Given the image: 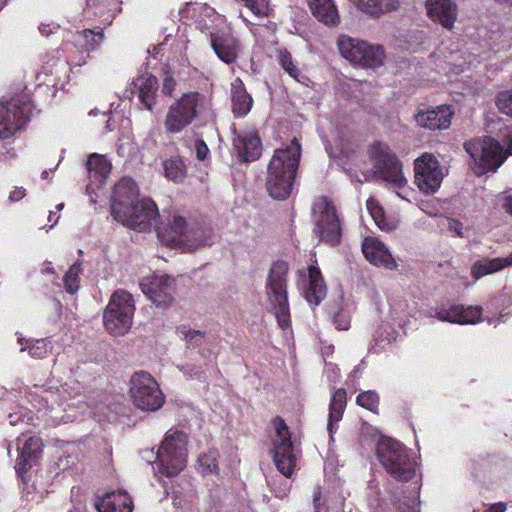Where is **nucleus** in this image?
Wrapping results in <instances>:
<instances>
[{"label": "nucleus", "mask_w": 512, "mask_h": 512, "mask_svg": "<svg viewBox=\"0 0 512 512\" xmlns=\"http://www.w3.org/2000/svg\"><path fill=\"white\" fill-rule=\"evenodd\" d=\"M78 456L76 454H68L59 456L56 461L50 465V472L54 473L53 477L69 478L73 477L72 471L78 469Z\"/></svg>", "instance_id": "obj_35"}, {"label": "nucleus", "mask_w": 512, "mask_h": 512, "mask_svg": "<svg viewBox=\"0 0 512 512\" xmlns=\"http://www.w3.org/2000/svg\"><path fill=\"white\" fill-rule=\"evenodd\" d=\"M460 311H462V305L446 303L435 309V317L440 321L460 324Z\"/></svg>", "instance_id": "obj_40"}, {"label": "nucleus", "mask_w": 512, "mask_h": 512, "mask_svg": "<svg viewBox=\"0 0 512 512\" xmlns=\"http://www.w3.org/2000/svg\"><path fill=\"white\" fill-rule=\"evenodd\" d=\"M376 456L382 467L395 480L421 478L419 467L409 450L399 441L382 437L376 447Z\"/></svg>", "instance_id": "obj_4"}, {"label": "nucleus", "mask_w": 512, "mask_h": 512, "mask_svg": "<svg viewBox=\"0 0 512 512\" xmlns=\"http://www.w3.org/2000/svg\"><path fill=\"white\" fill-rule=\"evenodd\" d=\"M123 213L127 220L115 219L117 222L139 232L154 229L161 242L184 252H193L213 243L214 236L210 228L198 222L188 223L182 216L169 215L167 224L160 225L158 208L150 198L138 199L127 205Z\"/></svg>", "instance_id": "obj_1"}, {"label": "nucleus", "mask_w": 512, "mask_h": 512, "mask_svg": "<svg viewBox=\"0 0 512 512\" xmlns=\"http://www.w3.org/2000/svg\"><path fill=\"white\" fill-rule=\"evenodd\" d=\"M356 402L359 406L370 410L373 413L378 412L379 396L374 390H368L360 393Z\"/></svg>", "instance_id": "obj_44"}, {"label": "nucleus", "mask_w": 512, "mask_h": 512, "mask_svg": "<svg viewBox=\"0 0 512 512\" xmlns=\"http://www.w3.org/2000/svg\"><path fill=\"white\" fill-rule=\"evenodd\" d=\"M177 368L183 373L187 379H196L199 381H206L207 379V368H204L201 364L193 362H187L182 365H178Z\"/></svg>", "instance_id": "obj_42"}, {"label": "nucleus", "mask_w": 512, "mask_h": 512, "mask_svg": "<svg viewBox=\"0 0 512 512\" xmlns=\"http://www.w3.org/2000/svg\"><path fill=\"white\" fill-rule=\"evenodd\" d=\"M315 210H319L320 217L314 233L321 241L331 246L337 245L341 237V225L335 206L327 198H322L315 204Z\"/></svg>", "instance_id": "obj_14"}, {"label": "nucleus", "mask_w": 512, "mask_h": 512, "mask_svg": "<svg viewBox=\"0 0 512 512\" xmlns=\"http://www.w3.org/2000/svg\"><path fill=\"white\" fill-rule=\"evenodd\" d=\"M129 392L133 404L142 411H157L165 401L159 384L145 371H139L132 375Z\"/></svg>", "instance_id": "obj_7"}, {"label": "nucleus", "mask_w": 512, "mask_h": 512, "mask_svg": "<svg viewBox=\"0 0 512 512\" xmlns=\"http://www.w3.org/2000/svg\"><path fill=\"white\" fill-rule=\"evenodd\" d=\"M506 510V504L503 502L496 503L492 505L487 511L485 512H505Z\"/></svg>", "instance_id": "obj_59"}, {"label": "nucleus", "mask_w": 512, "mask_h": 512, "mask_svg": "<svg viewBox=\"0 0 512 512\" xmlns=\"http://www.w3.org/2000/svg\"><path fill=\"white\" fill-rule=\"evenodd\" d=\"M425 7L427 15L433 21L448 30L453 28L458 15L457 5L453 0H426Z\"/></svg>", "instance_id": "obj_19"}, {"label": "nucleus", "mask_w": 512, "mask_h": 512, "mask_svg": "<svg viewBox=\"0 0 512 512\" xmlns=\"http://www.w3.org/2000/svg\"><path fill=\"white\" fill-rule=\"evenodd\" d=\"M51 263H48V265L44 268L41 269V272L42 273H49V274H54V268L50 266Z\"/></svg>", "instance_id": "obj_62"}, {"label": "nucleus", "mask_w": 512, "mask_h": 512, "mask_svg": "<svg viewBox=\"0 0 512 512\" xmlns=\"http://www.w3.org/2000/svg\"><path fill=\"white\" fill-rule=\"evenodd\" d=\"M188 435L180 430L166 432L155 460L151 462L155 475L159 478H174L186 467L188 457Z\"/></svg>", "instance_id": "obj_3"}, {"label": "nucleus", "mask_w": 512, "mask_h": 512, "mask_svg": "<svg viewBox=\"0 0 512 512\" xmlns=\"http://www.w3.org/2000/svg\"><path fill=\"white\" fill-rule=\"evenodd\" d=\"M218 452L210 450L208 453L201 454L196 461L195 468L201 476L206 477L216 475L218 471Z\"/></svg>", "instance_id": "obj_38"}, {"label": "nucleus", "mask_w": 512, "mask_h": 512, "mask_svg": "<svg viewBox=\"0 0 512 512\" xmlns=\"http://www.w3.org/2000/svg\"><path fill=\"white\" fill-rule=\"evenodd\" d=\"M312 15L321 23L329 27H336L340 23V15L334 0H308Z\"/></svg>", "instance_id": "obj_26"}, {"label": "nucleus", "mask_w": 512, "mask_h": 512, "mask_svg": "<svg viewBox=\"0 0 512 512\" xmlns=\"http://www.w3.org/2000/svg\"><path fill=\"white\" fill-rule=\"evenodd\" d=\"M273 425L276 435L273 439L274 448L271 450L272 458L279 472L290 478L296 467V457L288 426L280 417L273 419Z\"/></svg>", "instance_id": "obj_12"}, {"label": "nucleus", "mask_w": 512, "mask_h": 512, "mask_svg": "<svg viewBox=\"0 0 512 512\" xmlns=\"http://www.w3.org/2000/svg\"><path fill=\"white\" fill-rule=\"evenodd\" d=\"M83 38L85 39V49L87 51L94 50L103 39V33L95 34L92 30L86 29L83 31Z\"/></svg>", "instance_id": "obj_49"}, {"label": "nucleus", "mask_w": 512, "mask_h": 512, "mask_svg": "<svg viewBox=\"0 0 512 512\" xmlns=\"http://www.w3.org/2000/svg\"><path fill=\"white\" fill-rule=\"evenodd\" d=\"M253 105V99L244 88L240 79L232 84V110L235 117H244L249 113Z\"/></svg>", "instance_id": "obj_32"}, {"label": "nucleus", "mask_w": 512, "mask_h": 512, "mask_svg": "<svg viewBox=\"0 0 512 512\" xmlns=\"http://www.w3.org/2000/svg\"><path fill=\"white\" fill-rule=\"evenodd\" d=\"M365 42L349 36H340L337 41V46L340 54L353 64H357L363 57L360 55L362 49L365 48Z\"/></svg>", "instance_id": "obj_34"}, {"label": "nucleus", "mask_w": 512, "mask_h": 512, "mask_svg": "<svg viewBox=\"0 0 512 512\" xmlns=\"http://www.w3.org/2000/svg\"><path fill=\"white\" fill-rule=\"evenodd\" d=\"M361 52L360 55H363V57L356 65L367 68H377L383 65L385 54L381 46L365 42V48Z\"/></svg>", "instance_id": "obj_36"}, {"label": "nucleus", "mask_w": 512, "mask_h": 512, "mask_svg": "<svg viewBox=\"0 0 512 512\" xmlns=\"http://www.w3.org/2000/svg\"><path fill=\"white\" fill-rule=\"evenodd\" d=\"M17 450L19 454L15 463V471L18 477L24 480V474L36 465L40 458L43 442L38 436L26 437L23 435L17 438Z\"/></svg>", "instance_id": "obj_16"}, {"label": "nucleus", "mask_w": 512, "mask_h": 512, "mask_svg": "<svg viewBox=\"0 0 512 512\" xmlns=\"http://www.w3.org/2000/svg\"><path fill=\"white\" fill-rule=\"evenodd\" d=\"M454 112L449 105H440L433 109L419 111L415 115L417 124L429 130H445L451 125Z\"/></svg>", "instance_id": "obj_18"}, {"label": "nucleus", "mask_w": 512, "mask_h": 512, "mask_svg": "<svg viewBox=\"0 0 512 512\" xmlns=\"http://www.w3.org/2000/svg\"><path fill=\"white\" fill-rule=\"evenodd\" d=\"M211 47L220 60L232 64L237 59L238 43L227 34H211Z\"/></svg>", "instance_id": "obj_27"}, {"label": "nucleus", "mask_w": 512, "mask_h": 512, "mask_svg": "<svg viewBox=\"0 0 512 512\" xmlns=\"http://www.w3.org/2000/svg\"><path fill=\"white\" fill-rule=\"evenodd\" d=\"M203 99L200 93L189 92L173 103L164 121L165 131L172 134L183 131L197 117Z\"/></svg>", "instance_id": "obj_10"}, {"label": "nucleus", "mask_w": 512, "mask_h": 512, "mask_svg": "<svg viewBox=\"0 0 512 512\" xmlns=\"http://www.w3.org/2000/svg\"><path fill=\"white\" fill-rule=\"evenodd\" d=\"M367 208L370 211L371 216L375 220L378 227L382 230H389L390 228L384 221L383 210L382 208L373 200L369 199L367 201Z\"/></svg>", "instance_id": "obj_48"}, {"label": "nucleus", "mask_w": 512, "mask_h": 512, "mask_svg": "<svg viewBox=\"0 0 512 512\" xmlns=\"http://www.w3.org/2000/svg\"><path fill=\"white\" fill-rule=\"evenodd\" d=\"M105 128L107 131H112L114 129L113 125L111 124V120L108 119L105 124Z\"/></svg>", "instance_id": "obj_63"}, {"label": "nucleus", "mask_w": 512, "mask_h": 512, "mask_svg": "<svg viewBox=\"0 0 512 512\" xmlns=\"http://www.w3.org/2000/svg\"><path fill=\"white\" fill-rule=\"evenodd\" d=\"M194 150L196 153V158L200 161L206 159V157L209 154V148L202 139H198L195 141Z\"/></svg>", "instance_id": "obj_52"}, {"label": "nucleus", "mask_w": 512, "mask_h": 512, "mask_svg": "<svg viewBox=\"0 0 512 512\" xmlns=\"http://www.w3.org/2000/svg\"><path fill=\"white\" fill-rule=\"evenodd\" d=\"M482 308L479 306L464 307L460 311V324H475L480 321Z\"/></svg>", "instance_id": "obj_46"}, {"label": "nucleus", "mask_w": 512, "mask_h": 512, "mask_svg": "<svg viewBox=\"0 0 512 512\" xmlns=\"http://www.w3.org/2000/svg\"><path fill=\"white\" fill-rule=\"evenodd\" d=\"M39 30L42 35L49 36L52 33V30L49 25L41 24Z\"/></svg>", "instance_id": "obj_60"}, {"label": "nucleus", "mask_w": 512, "mask_h": 512, "mask_svg": "<svg viewBox=\"0 0 512 512\" xmlns=\"http://www.w3.org/2000/svg\"><path fill=\"white\" fill-rule=\"evenodd\" d=\"M496 105L502 113L512 116V89L500 92Z\"/></svg>", "instance_id": "obj_47"}, {"label": "nucleus", "mask_w": 512, "mask_h": 512, "mask_svg": "<svg viewBox=\"0 0 512 512\" xmlns=\"http://www.w3.org/2000/svg\"><path fill=\"white\" fill-rule=\"evenodd\" d=\"M233 146L239 157L250 162L261 156L262 145L259 136L253 131H241L233 139Z\"/></svg>", "instance_id": "obj_21"}, {"label": "nucleus", "mask_w": 512, "mask_h": 512, "mask_svg": "<svg viewBox=\"0 0 512 512\" xmlns=\"http://www.w3.org/2000/svg\"><path fill=\"white\" fill-rule=\"evenodd\" d=\"M512 266V252L507 257L481 258L474 262L471 267V275L480 279L486 275L499 272Z\"/></svg>", "instance_id": "obj_29"}, {"label": "nucleus", "mask_w": 512, "mask_h": 512, "mask_svg": "<svg viewBox=\"0 0 512 512\" xmlns=\"http://www.w3.org/2000/svg\"><path fill=\"white\" fill-rule=\"evenodd\" d=\"M8 420L11 425H16L21 420V416L18 414H9Z\"/></svg>", "instance_id": "obj_61"}, {"label": "nucleus", "mask_w": 512, "mask_h": 512, "mask_svg": "<svg viewBox=\"0 0 512 512\" xmlns=\"http://www.w3.org/2000/svg\"><path fill=\"white\" fill-rule=\"evenodd\" d=\"M163 168L166 178L175 183H181L186 178V166L179 157H172L165 160L163 162Z\"/></svg>", "instance_id": "obj_37"}, {"label": "nucleus", "mask_w": 512, "mask_h": 512, "mask_svg": "<svg viewBox=\"0 0 512 512\" xmlns=\"http://www.w3.org/2000/svg\"><path fill=\"white\" fill-rule=\"evenodd\" d=\"M370 155L374 161L373 171L377 177L390 184L392 188H402L407 185L402 164L387 145L375 143L370 149Z\"/></svg>", "instance_id": "obj_9"}, {"label": "nucleus", "mask_w": 512, "mask_h": 512, "mask_svg": "<svg viewBox=\"0 0 512 512\" xmlns=\"http://www.w3.org/2000/svg\"><path fill=\"white\" fill-rule=\"evenodd\" d=\"M464 148L478 165L479 174L496 171L506 158L503 146L491 137L471 139L465 142Z\"/></svg>", "instance_id": "obj_8"}, {"label": "nucleus", "mask_w": 512, "mask_h": 512, "mask_svg": "<svg viewBox=\"0 0 512 512\" xmlns=\"http://www.w3.org/2000/svg\"><path fill=\"white\" fill-rule=\"evenodd\" d=\"M362 251L366 259L373 265L394 269L396 261L386 246L376 238L366 237L362 243Z\"/></svg>", "instance_id": "obj_20"}, {"label": "nucleus", "mask_w": 512, "mask_h": 512, "mask_svg": "<svg viewBox=\"0 0 512 512\" xmlns=\"http://www.w3.org/2000/svg\"><path fill=\"white\" fill-rule=\"evenodd\" d=\"M177 334L186 340L188 347L197 348L205 341V334L199 330H192L186 326L177 328Z\"/></svg>", "instance_id": "obj_43"}, {"label": "nucleus", "mask_w": 512, "mask_h": 512, "mask_svg": "<svg viewBox=\"0 0 512 512\" xmlns=\"http://www.w3.org/2000/svg\"><path fill=\"white\" fill-rule=\"evenodd\" d=\"M346 391L343 388L336 389L329 403V415L327 430L330 440L334 441V434L338 430V423L341 421L346 408Z\"/></svg>", "instance_id": "obj_28"}, {"label": "nucleus", "mask_w": 512, "mask_h": 512, "mask_svg": "<svg viewBox=\"0 0 512 512\" xmlns=\"http://www.w3.org/2000/svg\"><path fill=\"white\" fill-rule=\"evenodd\" d=\"M26 195V190L22 187H15L9 194V201L11 203L21 200Z\"/></svg>", "instance_id": "obj_55"}, {"label": "nucleus", "mask_w": 512, "mask_h": 512, "mask_svg": "<svg viewBox=\"0 0 512 512\" xmlns=\"http://www.w3.org/2000/svg\"><path fill=\"white\" fill-rule=\"evenodd\" d=\"M99 2V0H88L87 1V6L89 8H92V7H95L97 5V3Z\"/></svg>", "instance_id": "obj_64"}, {"label": "nucleus", "mask_w": 512, "mask_h": 512, "mask_svg": "<svg viewBox=\"0 0 512 512\" xmlns=\"http://www.w3.org/2000/svg\"><path fill=\"white\" fill-rule=\"evenodd\" d=\"M175 87V80L171 76H166L163 81L162 92L171 95Z\"/></svg>", "instance_id": "obj_56"}, {"label": "nucleus", "mask_w": 512, "mask_h": 512, "mask_svg": "<svg viewBox=\"0 0 512 512\" xmlns=\"http://www.w3.org/2000/svg\"><path fill=\"white\" fill-rule=\"evenodd\" d=\"M138 200V189L131 178H122L114 187L112 196V215L114 219H126L124 207Z\"/></svg>", "instance_id": "obj_17"}, {"label": "nucleus", "mask_w": 512, "mask_h": 512, "mask_svg": "<svg viewBox=\"0 0 512 512\" xmlns=\"http://www.w3.org/2000/svg\"><path fill=\"white\" fill-rule=\"evenodd\" d=\"M414 482L413 487H397L393 492L394 505L397 512H420V485Z\"/></svg>", "instance_id": "obj_25"}, {"label": "nucleus", "mask_w": 512, "mask_h": 512, "mask_svg": "<svg viewBox=\"0 0 512 512\" xmlns=\"http://www.w3.org/2000/svg\"><path fill=\"white\" fill-rule=\"evenodd\" d=\"M278 59L281 67L295 80L300 81V70L294 64L291 54L286 50L279 51Z\"/></svg>", "instance_id": "obj_45"}, {"label": "nucleus", "mask_w": 512, "mask_h": 512, "mask_svg": "<svg viewBox=\"0 0 512 512\" xmlns=\"http://www.w3.org/2000/svg\"><path fill=\"white\" fill-rule=\"evenodd\" d=\"M23 494L28 495L32 493V490L35 489V482H22V486L20 487Z\"/></svg>", "instance_id": "obj_58"}, {"label": "nucleus", "mask_w": 512, "mask_h": 512, "mask_svg": "<svg viewBox=\"0 0 512 512\" xmlns=\"http://www.w3.org/2000/svg\"><path fill=\"white\" fill-rule=\"evenodd\" d=\"M448 230L453 232L456 236L462 237L463 236V225L460 221L456 219H449L448 220Z\"/></svg>", "instance_id": "obj_54"}, {"label": "nucleus", "mask_w": 512, "mask_h": 512, "mask_svg": "<svg viewBox=\"0 0 512 512\" xmlns=\"http://www.w3.org/2000/svg\"><path fill=\"white\" fill-rule=\"evenodd\" d=\"M32 104L23 97L18 96L0 106V140L12 138L29 121Z\"/></svg>", "instance_id": "obj_11"}, {"label": "nucleus", "mask_w": 512, "mask_h": 512, "mask_svg": "<svg viewBox=\"0 0 512 512\" xmlns=\"http://www.w3.org/2000/svg\"><path fill=\"white\" fill-rule=\"evenodd\" d=\"M498 204L506 213L512 216V195L507 193L499 195Z\"/></svg>", "instance_id": "obj_53"}, {"label": "nucleus", "mask_w": 512, "mask_h": 512, "mask_svg": "<svg viewBox=\"0 0 512 512\" xmlns=\"http://www.w3.org/2000/svg\"><path fill=\"white\" fill-rule=\"evenodd\" d=\"M342 504L339 488L335 485L319 486L313 495V506L315 512H328L330 508Z\"/></svg>", "instance_id": "obj_30"}, {"label": "nucleus", "mask_w": 512, "mask_h": 512, "mask_svg": "<svg viewBox=\"0 0 512 512\" xmlns=\"http://www.w3.org/2000/svg\"><path fill=\"white\" fill-rule=\"evenodd\" d=\"M81 272L80 264L72 265L63 277L65 290L70 294H75L80 288L79 274Z\"/></svg>", "instance_id": "obj_41"}, {"label": "nucleus", "mask_w": 512, "mask_h": 512, "mask_svg": "<svg viewBox=\"0 0 512 512\" xmlns=\"http://www.w3.org/2000/svg\"><path fill=\"white\" fill-rule=\"evenodd\" d=\"M290 490L289 482H272L271 491L277 498H283Z\"/></svg>", "instance_id": "obj_51"}, {"label": "nucleus", "mask_w": 512, "mask_h": 512, "mask_svg": "<svg viewBox=\"0 0 512 512\" xmlns=\"http://www.w3.org/2000/svg\"><path fill=\"white\" fill-rule=\"evenodd\" d=\"M20 350H27L29 355L35 359H43L51 352L52 345L46 339L27 340L26 346H22Z\"/></svg>", "instance_id": "obj_39"}, {"label": "nucleus", "mask_w": 512, "mask_h": 512, "mask_svg": "<svg viewBox=\"0 0 512 512\" xmlns=\"http://www.w3.org/2000/svg\"><path fill=\"white\" fill-rule=\"evenodd\" d=\"M288 270V264L284 261L273 263L265 285L268 302L282 329H288L291 326L287 289Z\"/></svg>", "instance_id": "obj_5"}, {"label": "nucleus", "mask_w": 512, "mask_h": 512, "mask_svg": "<svg viewBox=\"0 0 512 512\" xmlns=\"http://www.w3.org/2000/svg\"><path fill=\"white\" fill-rule=\"evenodd\" d=\"M94 506L98 512H133V501L126 492H110L97 498Z\"/></svg>", "instance_id": "obj_24"}, {"label": "nucleus", "mask_w": 512, "mask_h": 512, "mask_svg": "<svg viewBox=\"0 0 512 512\" xmlns=\"http://www.w3.org/2000/svg\"><path fill=\"white\" fill-rule=\"evenodd\" d=\"M415 184L425 194H434L445 177L444 168L438 159L424 153L414 161Z\"/></svg>", "instance_id": "obj_13"}, {"label": "nucleus", "mask_w": 512, "mask_h": 512, "mask_svg": "<svg viewBox=\"0 0 512 512\" xmlns=\"http://www.w3.org/2000/svg\"><path fill=\"white\" fill-rule=\"evenodd\" d=\"M142 292L157 306L167 308L175 295V279L168 275L153 274L140 282Z\"/></svg>", "instance_id": "obj_15"}, {"label": "nucleus", "mask_w": 512, "mask_h": 512, "mask_svg": "<svg viewBox=\"0 0 512 512\" xmlns=\"http://www.w3.org/2000/svg\"><path fill=\"white\" fill-rule=\"evenodd\" d=\"M301 144L294 138L285 148L275 150L267 168L266 187L277 200L290 196L301 157Z\"/></svg>", "instance_id": "obj_2"}, {"label": "nucleus", "mask_w": 512, "mask_h": 512, "mask_svg": "<svg viewBox=\"0 0 512 512\" xmlns=\"http://www.w3.org/2000/svg\"><path fill=\"white\" fill-rule=\"evenodd\" d=\"M86 167L91 182L87 189L92 184L102 185L111 171V164L103 156L96 153L89 156Z\"/></svg>", "instance_id": "obj_31"}, {"label": "nucleus", "mask_w": 512, "mask_h": 512, "mask_svg": "<svg viewBox=\"0 0 512 512\" xmlns=\"http://www.w3.org/2000/svg\"><path fill=\"white\" fill-rule=\"evenodd\" d=\"M503 142L507 145L506 153L512 154V128L504 135Z\"/></svg>", "instance_id": "obj_57"}, {"label": "nucleus", "mask_w": 512, "mask_h": 512, "mask_svg": "<svg viewBox=\"0 0 512 512\" xmlns=\"http://www.w3.org/2000/svg\"><path fill=\"white\" fill-rule=\"evenodd\" d=\"M363 13L378 17L382 14L394 11L398 8V0H351Z\"/></svg>", "instance_id": "obj_33"}, {"label": "nucleus", "mask_w": 512, "mask_h": 512, "mask_svg": "<svg viewBox=\"0 0 512 512\" xmlns=\"http://www.w3.org/2000/svg\"><path fill=\"white\" fill-rule=\"evenodd\" d=\"M303 295L312 306H318L327 295L326 284L320 269L316 266L312 265L308 268V276L304 280Z\"/></svg>", "instance_id": "obj_22"}, {"label": "nucleus", "mask_w": 512, "mask_h": 512, "mask_svg": "<svg viewBox=\"0 0 512 512\" xmlns=\"http://www.w3.org/2000/svg\"><path fill=\"white\" fill-rule=\"evenodd\" d=\"M134 88L137 90L140 102L149 111H152L156 106L158 80L152 74H142L135 78L132 82Z\"/></svg>", "instance_id": "obj_23"}, {"label": "nucleus", "mask_w": 512, "mask_h": 512, "mask_svg": "<svg viewBox=\"0 0 512 512\" xmlns=\"http://www.w3.org/2000/svg\"><path fill=\"white\" fill-rule=\"evenodd\" d=\"M134 312L132 294L122 289L116 290L103 312L106 330L115 336L125 335L132 326Z\"/></svg>", "instance_id": "obj_6"}, {"label": "nucleus", "mask_w": 512, "mask_h": 512, "mask_svg": "<svg viewBox=\"0 0 512 512\" xmlns=\"http://www.w3.org/2000/svg\"><path fill=\"white\" fill-rule=\"evenodd\" d=\"M333 323L338 330H348L350 327V316L346 311L340 310L334 314Z\"/></svg>", "instance_id": "obj_50"}]
</instances>
